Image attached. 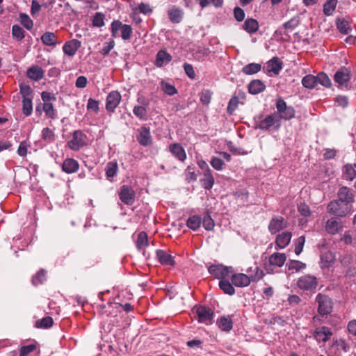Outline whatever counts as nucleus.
<instances>
[{
  "instance_id": "1",
  "label": "nucleus",
  "mask_w": 356,
  "mask_h": 356,
  "mask_svg": "<svg viewBox=\"0 0 356 356\" xmlns=\"http://www.w3.org/2000/svg\"><path fill=\"white\" fill-rule=\"evenodd\" d=\"M353 205L344 202L339 201V199L331 201L327 204V212L338 217H346L353 212Z\"/></svg>"
},
{
  "instance_id": "2",
  "label": "nucleus",
  "mask_w": 356,
  "mask_h": 356,
  "mask_svg": "<svg viewBox=\"0 0 356 356\" xmlns=\"http://www.w3.org/2000/svg\"><path fill=\"white\" fill-rule=\"evenodd\" d=\"M275 106L277 112H274V113L277 114L280 122L282 120H290L295 117V109L291 106H288L283 98H277Z\"/></svg>"
},
{
  "instance_id": "3",
  "label": "nucleus",
  "mask_w": 356,
  "mask_h": 356,
  "mask_svg": "<svg viewBox=\"0 0 356 356\" xmlns=\"http://www.w3.org/2000/svg\"><path fill=\"white\" fill-rule=\"evenodd\" d=\"M281 127V122L278 120L276 113H271L263 119L257 121L256 127L263 131H277Z\"/></svg>"
},
{
  "instance_id": "4",
  "label": "nucleus",
  "mask_w": 356,
  "mask_h": 356,
  "mask_svg": "<svg viewBox=\"0 0 356 356\" xmlns=\"http://www.w3.org/2000/svg\"><path fill=\"white\" fill-rule=\"evenodd\" d=\"M315 301L318 305L317 312L321 316L330 314L333 310V302L329 296L318 293Z\"/></svg>"
},
{
  "instance_id": "5",
  "label": "nucleus",
  "mask_w": 356,
  "mask_h": 356,
  "mask_svg": "<svg viewBox=\"0 0 356 356\" xmlns=\"http://www.w3.org/2000/svg\"><path fill=\"white\" fill-rule=\"evenodd\" d=\"M296 284L302 291H312L318 286V281L316 276L306 274L298 279Z\"/></svg>"
},
{
  "instance_id": "6",
  "label": "nucleus",
  "mask_w": 356,
  "mask_h": 356,
  "mask_svg": "<svg viewBox=\"0 0 356 356\" xmlns=\"http://www.w3.org/2000/svg\"><path fill=\"white\" fill-rule=\"evenodd\" d=\"M86 139V136L81 131H74L72 138L67 143V145L72 150L77 151L87 144Z\"/></svg>"
},
{
  "instance_id": "7",
  "label": "nucleus",
  "mask_w": 356,
  "mask_h": 356,
  "mask_svg": "<svg viewBox=\"0 0 356 356\" xmlns=\"http://www.w3.org/2000/svg\"><path fill=\"white\" fill-rule=\"evenodd\" d=\"M193 312L194 314V318H197L200 323L205 324L211 323L213 312L209 308L203 306L195 307L193 309Z\"/></svg>"
},
{
  "instance_id": "8",
  "label": "nucleus",
  "mask_w": 356,
  "mask_h": 356,
  "mask_svg": "<svg viewBox=\"0 0 356 356\" xmlns=\"http://www.w3.org/2000/svg\"><path fill=\"white\" fill-rule=\"evenodd\" d=\"M288 225V222L282 216H275L269 222L268 230L272 234H275L286 229Z\"/></svg>"
},
{
  "instance_id": "9",
  "label": "nucleus",
  "mask_w": 356,
  "mask_h": 356,
  "mask_svg": "<svg viewBox=\"0 0 356 356\" xmlns=\"http://www.w3.org/2000/svg\"><path fill=\"white\" fill-rule=\"evenodd\" d=\"M339 201L344 202L350 205H353L355 202V195L353 190L346 186H341L337 193Z\"/></svg>"
},
{
  "instance_id": "10",
  "label": "nucleus",
  "mask_w": 356,
  "mask_h": 356,
  "mask_svg": "<svg viewBox=\"0 0 356 356\" xmlns=\"http://www.w3.org/2000/svg\"><path fill=\"white\" fill-rule=\"evenodd\" d=\"M134 190L129 186L123 185L119 192L120 200L127 205H132L135 201Z\"/></svg>"
},
{
  "instance_id": "11",
  "label": "nucleus",
  "mask_w": 356,
  "mask_h": 356,
  "mask_svg": "<svg viewBox=\"0 0 356 356\" xmlns=\"http://www.w3.org/2000/svg\"><path fill=\"white\" fill-rule=\"evenodd\" d=\"M333 332L332 330L327 327V326H322L320 327L316 328L314 332H313V337L314 338L318 341V342H323L325 343L332 336Z\"/></svg>"
},
{
  "instance_id": "12",
  "label": "nucleus",
  "mask_w": 356,
  "mask_h": 356,
  "mask_svg": "<svg viewBox=\"0 0 356 356\" xmlns=\"http://www.w3.org/2000/svg\"><path fill=\"white\" fill-rule=\"evenodd\" d=\"M286 260V257L284 253L275 252L269 257V266L266 267L268 273L273 271L271 266L282 267Z\"/></svg>"
},
{
  "instance_id": "13",
  "label": "nucleus",
  "mask_w": 356,
  "mask_h": 356,
  "mask_svg": "<svg viewBox=\"0 0 356 356\" xmlns=\"http://www.w3.org/2000/svg\"><path fill=\"white\" fill-rule=\"evenodd\" d=\"M230 279L232 284L236 287H246L251 283L250 277L245 273H233Z\"/></svg>"
},
{
  "instance_id": "14",
  "label": "nucleus",
  "mask_w": 356,
  "mask_h": 356,
  "mask_svg": "<svg viewBox=\"0 0 356 356\" xmlns=\"http://www.w3.org/2000/svg\"><path fill=\"white\" fill-rule=\"evenodd\" d=\"M121 100V95L118 91H112L106 98V108L108 111L113 112L118 106Z\"/></svg>"
},
{
  "instance_id": "15",
  "label": "nucleus",
  "mask_w": 356,
  "mask_h": 356,
  "mask_svg": "<svg viewBox=\"0 0 356 356\" xmlns=\"http://www.w3.org/2000/svg\"><path fill=\"white\" fill-rule=\"evenodd\" d=\"M356 163H346L341 168V177L346 181H353L356 177Z\"/></svg>"
},
{
  "instance_id": "16",
  "label": "nucleus",
  "mask_w": 356,
  "mask_h": 356,
  "mask_svg": "<svg viewBox=\"0 0 356 356\" xmlns=\"http://www.w3.org/2000/svg\"><path fill=\"white\" fill-rule=\"evenodd\" d=\"M350 79V72L348 68L345 67H341L339 70H337L334 76V81L339 85L347 83Z\"/></svg>"
},
{
  "instance_id": "17",
  "label": "nucleus",
  "mask_w": 356,
  "mask_h": 356,
  "mask_svg": "<svg viewBox=\"0 0 356 356\" xmlns=\"http://www.w3.org/2000/svg\"><path fill=\"white\" fill-rule=\"evenodd\" d=\"M169 151L172 153V154L176 157L179 161L183 162L186 159V154L184 149L179 143H172L170 144L168 147Z\"/></svg>"
},
{
  "instance_id": "18",
  "label": "nucleus",
  "mask_w": 356,
  "mask_h": 356,
  "mask_svg": "<svg viewBox=\"0 0 356 356\" xmlns=\"http://www.w3.org/2000/svg\"><path fill=\"white\" fill-rule=\"evenodd\" d=\"M80 47L81 42L78 40L74 39L65 42L63 47V50L67 56H73Z\"/></svg>"
},
{
  "instance_id": "19",
  "label": "nucleus",
  "mask_w": 356,
  "mask_h": 356,
  "mask_svg": "<svg viewBox=\"0 0 356 356\" xmlns=\"http://www.w3.org/2000/svg\"><path fill=\"white\" fill-rule=\"evenodd\" d=\"M138 143L143 146H147L152 143V137L149 129L145 127H142L139 129V135L137 136Z\"/></svg>"
},
{
  "instance_id": "20",
  "label": "nucleus",
  "mask_w": 356,
  "mask_h": 356,
  "mask_svg": "<svg viewBox=\"0 0 356 356\" xmlns=\"http://www.w3.org/2000/svg\"><path fill=\"white\" fill-rule=\"evenodd\" d=\"M292 234L290 232H284L279 234L275 239V243L279 248H285L291 240Z\"/></svg>"
},
{
  "instance_id": "21",
  "label": "nucleus",
  "mask_w": 356,
  "mask_h": 356,
  "mask_svg": "<svg viewBox=\"0 0 356 356\" xmlns=\"http://www.w3.org/2000/svg\"><path fill=\"white\" fill-rule=\"evenodd\" d=\"M156 257L162 265L173 266L175 264L174 257L164 250H158Z\"/></svg>"
},
{
  "instance_id": "22",
  "label": "nucleus",
  "mask_w": 356,
  "mask_h": 356,
  "mask_svg": "<svg viewBox=\"0 0 356 356\" xmlns=\"http://www.w3.org/2000/svg\"><path fill=\"white\" fill-rule=\"evenodd\" d=\"M246 272L249 273V277H250V282H257L261 280L264 276V270L259 266L250 267L247 269Z\"/></svg>"
},
{
  "instance_id": "23",
  "label": "nucleus",
  "mask_w": 356,
  "mask_h": 356,
  "mask_svg": "<svg viewBox=\"0 0 356 356\" xmlns=\"http://www.w3.org/2000/svg\"><path fill=\"white\" fill-rule=\"evenodd\" d=\"M341 227L342 225L335 218H330L325 225V230L332 235L337 234Z\"/></svg>"
},
{
  "instance_id": "24",
  "label": "nucleus",
  "mask_w": 356,
  "mask_h": 356,
  "mask_svg": "<svg viewBox=\"0 0 356 356\" xmlns=\"http://www.w3.org/2000/svg\"><path fill=\"white\" fill-rule=\"evenodd\" d=\"M332 348L338 352L335 353L337 356H341L343 353H347L349 350L350 346L344 339H339L333 342Z\"/></svg>"
},
{
  "instance_id": "25",
  "label": "nucleus",
  "mask_w": 356,
  "mask_h": 356,
  "mask_svg": "<svg viewBox=\"0 0 356 356\" xmlns=\"http://www.w3.org/2000/svg\"><path fill=\"white\" fill-rule=\"evenodd\" d=\"M78 162L73 159H67L63 163V170L66 173L70 174L76 172L79 169Z\"/></svg>"
},
{
  "instance_id": "26",
  "label": "nucleus",
  "mask_w": 356,
  "mask_h": 356,
  "mask_svg": "<svg viewBox=\"0 0 356 356\" xmlns=\"http://www.w3.org/2000/svg\"><path fill=\"white\" fill-rule=\"evenodd\" d=\"M282 68V63L277 57H273L267 63V70L278 74Z\"/></svg>"
},
{
  "instance_id": "27",
  "label": "nucleus",
  "mask_w": 356,
  "mask_h": 356,
  "mask_svg": "<svg viewBox=\"0 0 356 356\" xmlns=\"http://www.w3.org/2000/svg\"><path fill=\"white\" fill-rule=\"evenodd\" d=\"M266 88L264 83L259 79L252 81L248 85V91L250 94L257 95Z\"/></svg>"
},
{
  "instance_id": "28",
  "label": "nucleus",
  "mask_w": 356,
  "mask_h": 356,
  "mask_svg": "<svg viewBox=\"0 0 356 356\" xmlns=\"http://www.w3.org/2000/svg\"><path fill=\"white\" fill-rule=\"evenodd\" d=\"M259 27L258 22L253 18H248L243 24V29L250 34L256 33Z\"/></svg>"
},
{
  "instance_id": "29",
  "label": "nucleus",
  "mask_w": 356,
  "mask_h": 356,
  "mask_svg": "<svg viewBox=\"0 0 356 356\" xmlns=\"http://www.w3.org/2000/svg\"><path fill=\"white\" fill-rule=\"evenodd\" d=\"M27 75L33 80L39 81L43 77L44 71L40 67L35 65L28 70Z\"/></svg>"
},
{
  "instance_id": "30",
  "label": "nucleus",
  "mask_w": 356,
  "mask_h": 356,
  "mask_svg": "<svg viewBox=\"0 0 356 356\" xmlns=\"http://www.w3.org/2000/svg\"><path fill=\"white\" fill-rule=\"evenodd\" d=\"M172 60V56L166 51L161 50L156 54L155 65L161 67L165 63L170 62Z\"/></svg>"
},
{
  "instance_id": "31",
  "label": "nucleus",
  "mask_w": 356,
  "mask_h": 356,
  "mask_svg": "<svg viewBox=\"0 0 356 356\" xmlns=\"http://www.w3.org/2000/svg\"><path fill=\"white\" fill-rule=\"evenodd\" d=\"M41 40L47 46H56L58 43L57 36L52 32H46L42 34Z\"/></svg>"
},
{
  "instance_id": "32",
  "label": "nucleus",
  "mask_w": 356,
  "mask_h": 356,
  "mask_svg": "<svg viewBox=\"0 0 356 356\" xmlns=\"http://www.w3.org/2000/svg\"><path fill=\"white\" fill-rule=\"evenodd\" d=\"M261 69V65L259 63H252L245 65L241 72L246 75H252L259 72Z\"/></svg>"
},
{
  "instance_id": "33",
  "label": "nucleus",
  "mask_w": 356,
  "mask_h": 356,
  "mask_svg": "<svg viewBox=\"0 0 356 356\" xmlns=\"http://www.w3.org/2000/svg\"><path fill=\"white\" fill-rule=\"evenodd\" d=\"M202 186L206 189L212 188L214 184V179L211 173L210 169H207L204 172V178L201 180Z\"/></svg>"
},
{
  "instance_id": "34",
  "label": "nucleus",
  "mask_w": 356,
  "mask_h": 356,
  "mask_svg": "<svg viewBox=\"0 0 356 356\" xmlns=\"http://www.w3.org/2000/svg\"><path fill=\"white\" fill-rule=\"evenodd\" d=\"M338 0H327L323 5V13L326 16H330L334 12Z\"/></svg>"
},
{
  "instance_id": "35",
  "label": "nucleus",
  "mask_w": 356,
  "mask_h": 356,
  "mask_svg": "<svg viewBox=\"0 0 356 356\" xmlns=\"http://www.w3.org/2000/svg\"><path fill=\"white\" fill-rule=\"evenodd\" d=\"M302 84L306 88H314L317 85L316 76H314L312 74H308L305 76L302 79Z\"/></svg>"
},
{
  "instance_id": "36",
  "label": "nucleus",
  "mask_w": 356,
  "mask_h": 356,
  "mask_svg": "<svg viewBox=\"0 0 356 356\" xmlns=\"http://www.w3.org/2000/svg\"><path fill=\"white\" fill-rule=\"evenodd\" d=\"M118 170V163L115 161H111L106 164L105 171L108 178H112L117 175Z\"/></svg>"
},
{
  "instance_id": "37",
  "label": "nucleus",
  "mask_w": 356,
  "mask_h": 356,
  "mask_svg": "<svg viewBox=\"0 0 356 356\" xmlns=\"http://www.w3.org/2000/svg\"><path fill=\"white\" fill-rule=\"evenodd\" d=\"M209 273L217 279L222 277V265L212 264L208 268Z\"/></svg>"
},
{
  "instance_id": "38",
  "label": "nucleus",
  "mask_w": 356,
  "mask_h": 356,
  "mask_svg": "<svg viewBox=\"0 0 356 356\" xmlns=\"http://www.w3.org/2000/svg\"><path fill=\"white\" fill-rule=\"evenodd\" d=\"M186 224L190 229L196 230L200 227L202 219L199 216L195 215L188 219Z\"/></svg>"
},
{
  "instance_id": "39",
  "label": "nucleus",
  "mask_w": 356,
  "mask_h": 356,
  "mask_svg": "<svg viewBox=\"0 0 356 356\" xmlns=\"http://www.w3.org/2000/svg\"><path fill=\"white\" fill-rule=\"evenodd\" d=\"M336 24L340 33L343 34H348L351 31L349 23L344 19H337Z\"/></svg>"
},
{
  "instance_id": "40",
  "label": "nucleus",
  "mask_w": 356,
  "mask_h": 356,
  "mask_svg": "<svg viewBox=\"0 0 356 356\" xmlns=\"http://www.w3.org/2000/svg\"><path fill=\"white\" fill-rule=\"evenodd\" d=\"M289 270H295L296 272H299L301 270L306 268V264L298 260H290L287 264Z\"/></svg>"
},
{
  "instance_id": "41",
  "label": "nucleus",
  "mask_w": 356,
  "mask_h": 356,
  "mask_svg": "<svg viewBox=\"0 0 356 356\" xmlns=\"http://www.w3.org/2000/svg\"><path fill=\"white\" fill-rule=\"evenodd\" d=\"M316 83H320L323 86L329 88L331 86L332 83L329 76L324 72H320L316 76Z\"/></svg>"
},
{
  "instance_id": "42",
  "label": "nucleus",
  "mask_w": 356,
  "mask_h": 356,
  "mask_svg": "<svg viewBox=\"0 0 356 356\" xmlns=\"http://www.w3.org/2000/svg\"><path fill=\"white\" fill-rule=\"evenodd\" d=\"M53 319L50 316L44 317L42 319L38 320L35 322V327L38 328L47 329L53 325Z\"/></svg>"
},
{
  "instance_id": "43",
  "label": "nucleus",
  "mask_w": 356,
  "mask_h": 356,
  "mask_svg": "<svg viewBox=\"0 0 356 356\" xmlns=\"http://www.w3.org/2000/svg\"><path fill=\"white\" fill-rule=\"evenodd\" d=\"M147 245H148L147 234L144 232H140L138 235V238H137V241H136V246H137L138 249L140 250Z\"/></svg>"
},
{
  "instance_id": "44",
  "label": "nucleus",
  "mask_w": 356,
  "mask_h": 356,
  "mask_svg": "<svg viewBox=\"0 0 356 356\" xmlns=\"http://www.w3.org/2000/svg\"><path fill=\"white\" fill-rule=\"evenodd\" d=\"M46 280L45 270L40 269L35 276L32 277V283L34 286L42 284Z\"/></svg>"
},
{
  "instance_id": "45",
  "label": "nucleus",
  "mask_w": 356,
  "mask_h": 356,
  "mask_svg": "<svg viewBox=\"0 0 356 356\" xmlns=\"http://www.w3.org/2000/svg\"><path fill=\"white\" fill-rule=\"evenodd\" d=\"M33 110L32 99L31 98H24L22 99L23 113L29 116L31 114Z\"/></svg>"
},
{
  "instance_id": "46",
  "label": "nucleus",
  "mask_w": 356,
  "mask_h": 356,
  "mask_svg": "<svg viewBox=\"0 0 356 356\" xmlns=\"http://www.w3.org/2000/svg\"><path fill=\"white\" fill-rule=\"evenodd\" d=\"M170 21L173 23H179L182 19V13L180 10L174 9L168 12Z\"/></svg>"
},
{
  "instance_id": "47",
  "label": "nucleus",
  "mask_w": 356,
  "mask_h": 356,
  "mask_svg": "<svg viewBox=\"0 0 356 356\" xmlns=\"http://www.w3.org/2000/svg\"><path fill=\"white\" fill-rule=\"evenodd\" d=\"M334 255L331 252H327L321 256V261L324 267H329L334 262Z\"/></svg>"
},
{
  "instance_id": "48",
  "label": "nucleus",
  "mask_w": 356,
  "mask_h": 356,
  "mask_svg": "<svg viewBox=\"0 0 356 356\" xmlns=\"http://www.w3.org/2000/svg\"><path fill=\"white\" fill-rule=\"evenodd\" d=\"M239 104V99L238 97H233L229 102L227 108V111L229 114L232 115L237 108Z\"/></svg>"
},
{
  "instance_id": "49",
  "label": "nucleus",
  "mask_w": 356,
  "mask_h": 356,
  "mask_svg": "<svg viewBox=\"0 0 356 356\" xmlns=\"http://www.w3.org/2000/svg\"><path fill=\"white\" fill-rule=\"evenodd\" d=\"M161 84L162 90L167 95H175L177 93V90L176 89V88L174 86H172L167 82H165L163 81H161Z\"/></svg>"
},
{
  "instance_id": "50",
  "label": "nucleus",
  "mask_w": 356,
  "mask_h": 356,
  "mask_svg": "<svg viewBox=\"0 0 356 356\" xmlns=\"http://www.w3.org/2000/svg\"><path fill=\"white\" fill-rule=\"evenodd\" d=\"M20 22L21 24L28 30L32 29L33 26V22L26 14H20Z\"/></svg>"
},
{
  "instance_id": "51",
  "label": "nucleus",
  "mask_w": 356,
  "mask_h": 356,
  "mask_svg": "<svg viewBox=\"0 0 356 356\" xmlns=\"http://www.w3.org/2000/svg\"><path fill=\"white\" fill-rule=\"evenodd\" d=\"M105 15L102 13H96L92 19L94 26L102 27L104 25Z\"/></svg>"
},
{
  "instance_id": "52",
  "label": "nucleus",
  "mask_w": 356,
  "mask_h": 356,
  "mask_svg": "<svg viewBox=\"0 0 356 356\" xmlns=\"http://www.w3.org/2000/svg\"><path fill=\"white\" fill-rule=\"evenodd\" d=\"M305 243V237L304 236H300L296 239L295 242L294 252L297 255L300 254L302 252Z\"/></svg>"
},
{
  "instance_id": "53",
  "label": "nucleus",
  "mask_w": 356,
  "mask_h": 356,
  "mask_svg": "<svg viewBox=\"0 0 356 356\" xmlns=\"http://www.w3.org/2000/svg\"><path fill=\"white\" fill-rule=\"evenodd\" d=\"M12 35L17 40H22L24 38V31L18 25H14L12 28Z\"/></svg>"
},
{
  "instance_id": "54",
  "label": "nucleus",
  "mask_w": 356,
  "mask_h": 356,
  "mask_svg": "<svg viewBox=\"0 0 356 356\" xmlns=\"http://www.w3.org/2000/svg\"><path fill=\"white\" fill-rule=\"evenodd\" d=\"M133 112L135 115L141 120H144L147 117V110L144 106H135Z\"/></svg>"
},
{
  "instance_id": "55",
  "label": "nucleus",
  "mask_w": 356,
  "mask_h": 356,
  "mask_svg": "<svg viewBox=\"0 0 356 356\" xmlns=\"http://www.w3.org/2000/svg\"><path fill=\"white\" fill-rule=\"evenodd\" d=\"M43 110L48 118L51 119L55 118V111L51 102L44 103Z\"/></svg>"
},
{
  "instance_id": "56",
  "label": "nucleus",
  "mask_w": 356,
  "mask_h": 356,
  "mask_svg": "<svg viewBox=\"0 0 356 356\" xmlns=\"http://www.w3.org/2000/svg\"><path fill=\"white\" fill-rule=\"evenodd\" d=\"M36 349L35 344H29L28 346H23L19 349V353L18 356H27L30 353L34 351Z\"/></svg>"
},
{
  "instance_id": "57",
  "label": "nucleus",
  "mask_w": 356,
  "mask_h": 356,
  "mask_svg": "<svg viewBox=\"0 0 356 356\" xmlns=\"http://www.w3.org/2000/svg\"><path fill=\"white\" fill-rule=\"evenodd\" d=\"M132 34V28L130 25L124 24L121 29V37L123 40L130 39Z\"/></svg>"
},
{
  "instance_id": "58",
  "label": "nucleus",
  "mask_w": 356,
  "mask_h": 356,
  "mask_svg": "<svg viewBox=\"0 0 356 356\" xmlns=\"http://www.w3.org/2000/svg\"><path fill=\"white\" fill-rule=\"evenodd\" d=\"M298 211L304 217H309L312 214L309 205L305 202L298 206Z\"/></svg>"
},
{
  "instance_id": "59",
  "label": "nucleus",
  "mask_w": 356,
  "mask_h": 356,
  "mask_svg": "<svg viewBox=\"0 0 356 356\" xmlns=\"http://www.w3.org/2000/svg\"><path fill=\"white\" fill-rule=\"evenodd\" d=\"M202 223L203 225V227L207 230H211L214 227V222L213 219L211 218V216L209 215L204 216L203 220H202Z\"/></svg>"
},
{
  "instance_id": "60",
  "label": "nucleus",
  "mask_w": 356,
  "mask_h": 356,
  "mask_svg": "<svg viewBox=\"0 0 356 356\" xmlns=\"http://www.w3.org/2000/svg\"><path fill=\"white\" fill-rule=\"evenodd\" d=\"M211 98V92L208 90H203L200 93V101L202 104L208 105L210 103Z\"/></svg>"
},
{
  "instance_id": "61",
  "label": "nucleus",
  "mask_w": 356,
  "mask_h": 356,
  "mask_svg": "<svg viewBox=\"0 0 356 356\" xmlns=\"http://www.w3.org/2000/svg\"><path fill=\"white\" fill-rule=\"evenodd\" d=\"M115 46L114 40H111L109 42H105L103 48L100 50V53L104 55H108L111 49H113Z\"/></svg>"
},
{
  "instance_id": "62",
  "label": "nucleus",
  "mask_w": 356,
  "mask_h": 356,
  "mask_svg": "<svg viewBox=\"0 0 356 356\" xmlns=\"http://www.w3.org/2000/svg\"><path fill=\"white\" fill-rule=\"evenodd\" d=\"M20 93L22 95L24 98H29V96L31 93V88L29 85L25 83H20L19 85Z\"/></svg>"
},
{
  "instance_id": "63",
  "label": "nucleus",
  "mask_w": 356,
  "mask_h": 356,
  "mask_svg": "<svg viewBox=\"0 0 356 356\" xmlns=\"http://www.w3.org/2000/svg\"><path fill=\"white\" fill-rule=\"evenodd\" d=\"M54 138V134L52 130L49 128H44L42 130V138L44 140L52 141Z\"/></svg>"
},
{
  "instance_id": "64",
  "label": "nucleus",
  "mask_w": 356,
  "mask_h": 356,
  "mask_svg": "<svg viewBox=\"0 0 356 356\" xmlns=\"http://www.w3.org/2000/svg\"><path fill=\"white\" fill-rule=\"evenodd\" d=\"M347 329L350 334L356 337V319L351 320L348 322Z\"/></svg>"
}]
</instances>
